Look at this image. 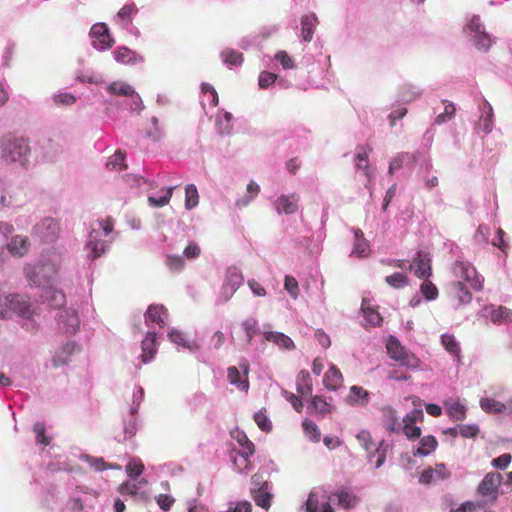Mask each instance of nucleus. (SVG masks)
Segmentation results:
<instances>
[{"instance_id": "f257e3e1", "label": "nucleus", "mask_w": 512, "mask_h": 512, "mask_svg": "<svg viewBox=\"0 0 512 512\" xmlns=\"http://www.w3.org/2000/svg\"><path fill=\"white\" fill-rule=\"evenodd\" d=\"M2 158L7 163H19L24 166L28 161L30 147L26 140L5 136L1 142Z\"/></svg>"}, {"instance_id": "f03ea898", "label": "nucleus", "mask_w": 512, "mask_h": 512, "mask_svg": "<svg viewBox=\"0 0 512 512\" xmlns=\"http://www.w3.org/2000/svg\"><path fill=\"white\" fill-rule=\"evenodd\" d=\"M113 230V221L110 218L98 222V229L93 228L89 233L86 247L91 252V257L96 259L106 251L107 242L102 236H108Z\"/></svg>"}, {"instance_id": "7ed1b4c3", "label": "nucleus", "mask_w": 512, "mask_h": 512, "mask_svg": "<svg viewBox=\"0 0 512 512\" xmlns=\"http://www.w3.org/2000/svg\"><path fill=\"white\" fill-rule=\"evenodd\" d=\"M12 313L29 318L33 315L34 310L31 309L30 303L24 296L11 294L0 297V317L8 318Z\"/></svg>"}, {"instance_id": "20e7f679", "label": "nucleus", "mask_w": 512, "mask_h": 512, "mask_svg": "<svg viewBox=\"0 0 512 512\" xmlns=\"http://www.w3.org/2000/svg\"><path fill=\"white\" fill-rule=\"evenodd\" d=\"M386 349L390 358L397 361L401 366L411 370H415L420 366V359L402 346L396 337L389 336Z\"/></svg>"}, {"instance_id": "39448f33", "label": "nucleus", "mask_w": 512, "mask_h": 512, "mask_svg": "<svg viewBox=\"0 0 512 512\" xmlns=\"http://www.w3.org/2000/svg\"><path fill=\"white\" fill-rule=\"evenodd\" d=\"M456 277L464 280L474 290H481L483 278L478 275L476 269L468 262L457 261L453 266Z\"/></svg>"}, {"instance_id": "423d86ee", "label": "nucleus", "mask_w": 512, "mask_h": 512, "mask_svg": "<svg viewBox=\"0 0 512 512\" xmlns=\"http://www.w3.org/2000/svg\"><path fill=\"white\" fill-rule=\"evenodd\" d=\"M466 32L470 40L478 49L487 50L491 46V39L484 31L481 20L478 16H473L466 25Z\"/></svg>"}, {"instance_id": "0eeeda50", "label": "nucleus", "mask_w": 512, "mask_h": 512, "mask_svg": "<svg viewBox=\"0 0 512 512\" xmlns=\"http://www.w3.org/2000/svg\"><path fill=\"white\" fill-rule=\"evenodd\" d=\"M89 35L92 38V46L99 51L107 50L115 43L105 23L94 24L90 29Z\"/></svg>"}, {"instance_id": "6e6552de", "label": "nucleus", "mask_w": 512, "mask_h": 512, "mask_svg": "<svg viewBox=\"0 0 512 512\" xmlns=\"http://www.w3.org/2000/svg\"><path fill=\"white\" fill-rule=\"evenodd\" d=\"M502 482V475L498 472H490L485 475L477 487V494L483 498L496 500L498 488Z\"/></svg>"}, {"instance_id": "1a4fd4ad", "label": "nucleus", "mask_w": 512, "mask_h": 512, "mask_svg": "<svg viewBox=\"0 0 512 512\" xmlns=\"http://www.w3.org/2000/svg\"><path fill=\"white\" fill-rule=\"evenodd\" d=\"M243 276L239 269L231 267L226 271L225 280L221 289V297L224 301H228L236 290L243 283Z\"/></svg>"}, {"instance_id": "9d476101", "label": "nucleus", "mask_w": 512, "mask_h": 512, "mask_svg": "<svg viewBox=\"0 0 512 512\" xmlns=\"http://www.w3.org/2000/svg\"><path fill=\"white\" fill-rule=\"evenodd\" d=\"M235 438L242 448L240 451H237V454L241 457V463L238 464L235 458L233 461L238 470L243 471L248 469L250 464L249 457L254 454L255 448L244 432L238 431Z\"/></svg>"}, {"instance_id": "9b49d317", "label": "nucleus", "mask_w": 512, "mask_h": 512, "mask_svg": "<svg viewBox=\"0 0 512 512\" xmlns=\"http://www.w3.org/2000/svg\"><path fill=\"white\" fill-rule=\"evenodd\" d=\"M35 233L45 242H53L57 239L60 227L53 218H45L35 226Z\"/></svg>"}, {"instance_id": "f8f14e48", "label": "nucleus", "mask_w": 512, "mask_h": 512, "mask_svg": "<svg viewBox=\"0 0 512 512\" xmlns=\"http://www.w3.org/2000/svg\"><path fill=\"white\" fill-rule=\"evenodd\" d=\"M409 269H413L415 276L420 279L430 277L432 268L429 254L421 250L418 251L413 262L409 265Z\"/></svg>"}, {"instance_id": "ddd939ff", "label": "nucleus", "mask_w": 512, "mask_h": 512, "mask_svg": "<svg viewBox=\"0 0 512 512\" xmlns=\"http://www.w3.org/2000/svg\"><path fill=\"white\" fill-rule=\"evenodd\" d=\"M451 476L450 471L443 463H437L434 467L425 469L419 477V482L424 485H429L439 480L448 479Z\"/></svg>"}, {"instance_id": "4468645a", "label": "nucleus", "mask_w": 512, "mask_h": 512, "mask_svg": "<svg viewBox=\"0 0 512 512\" xmlns=\"http://www.w3.org/2000/svg\"><path fill=\"white\" fill-rule=\"evenodd\" d=\"M240 368L244 372V379H241L239 370L235 366H230L227 369V377L231 384L236 385L240 390L247 391L249 388V382L247 380V374L249 371V364L247 361L240 364Z\"/></svg>"}, {"instance_id": "2eb2a0df", "label": "nucleus", "mask_w": 512, "mask_h": 512, "mask_svg": "<svg viewBox=\"0 0 512 512\" xmlns=\"http://www.w3.org/2000/svg\"><path fill=\"white\" fill-rule=\"evenodd\" d=\"M299 196L297 194L281 195L274 203L276 211L281 214H293L298 209Z\"/></svg>"}, {"instance_id": "dca6fc26", "label": "nucleus", "mask_w": 512, "mask_h": 512, "mask_svg": "<svg viewBox=\"0 0 512 512\" xmlns=\"http://www.w3.org/2000/svg\"><path fill=\"white\" fill-rule=\"evenodd\" d=\"M59 325L64 333L74 334L79 327L77 313L72 309L62 311L59 315Z\"/></svg>"}, {"instance_id": "f3484780", "label": "nucleus", "mask_w": 512, "mask_h": 512, "mask_svg": "<svg viewBox=\"0 0 512 512\" xmlns=\"http://www.w3.org/2000/svg\"><path fill=\"white\" fill-rule=\"evenodd\" d=\"M114 58L118 63L126 64V65H135L143 62V57L137 54L134 50L126 47L120 46L116 48L113 52Z\"/></svg>"}, {"instance_id": "a211bd4d", "label": "nucleus", "mask_w": 512, "mask_h": 512, "mask_svg": "<svg viewBox=\"0 0 512 512\" xmlns=\"http://www.w3.org/2000/svg\"><path fill=\"white\" fill-rule=\"evenodd\" d=\"M40 297L53 308H60L66 302L65 294L62 291L56 290L51 285H46L42 288Z\"/></svg>"}, {"instance_id": "6ab92c4d", "label": "nucleus", "mask_w": 512, "mask_h": 512, "mask_svg": "<svg viewBox=\"0 0 512 512\" xmlns=\"http://www.w3.org/2000/svg\"><path fill=\"white\" fill-rule=\"evenodd\" d=\"M443 404L447 415L452 421H462L466 418V407L458 398H449Z\"/></svg>"}, {"instance_id": "aec40b11", "label": "nucleus", "mask_w": 512, "mask_h": 512, "mask_svg": "<svg viewBox=\"0 0 512 512\" xmlns=\"http://www.w3.org/2000/svg\"><path fill=\"white\" fill-rule=\"evenodd\" d=\"M450 296L457 301V306L468 304L472 300L471 292L461 280L451 284Z\"/></svg>"}, {"instance_id": "412c9836", "label": "nucleus", "mask_w": 512, "mask_h": 512, "mask_svg": "<svg viewBox=\"0 0 512 512\" xmlns=\"http://www.w3.org/2000/svg\"><path fill=\"white\" fill-rule=\"evenodd\" d=\"M147 480L142 478L140 479L138 482L134 483V482H129V481H126V482H123L119 487H118V491L119 493L122 495V496H131L133 498H139V499H142V498H145L146 497V493L145 492H140V488L142 486H145L147 485Z\"/></svg>"}, {"instance_id": "4be33fe9", "label": "nucleus", "mask_w": 512, "mask_h": 512, "mask_svg": "<svg viewBox=\"0 0 512 512\" xmlns=\"http://www.w3.org/2000/svg\"><path fill=\"white\" fill-rule=\"evenodd\" d=\"M168 311L163 305H150L145 314V322L157 323L160 327L166 325Z\"/></svg>"}, {"instance_id": "5701e85b", "label": "nucleus", "mask_w": 512, "mask_h": 512, "mask_svg": "<svg viewBox=\"0 0 512 512\" xmlns=\"http://www.w3.org/2000/svg\"><path fill=\"white\" fill-rule=\"evenodd\" d=\"M354 232V247L352 250V255H355L359 258L367 257L370 253V245L367 239L364 237V234L361 229L355 228Z\"/></svg>"}, {"instance_id": "b1692460", "label": "nucleus", "mask_w": 512, "mask_h": 512, "mask_svg": "<svg viewBox=\"0 0 512 512\" xmlns=\"http://www.w3.org/2000/svg\"><path fill=\"white\" fill-rule=\"evenodd\" d=\"M29 247H30V242H29L28 237L21 236V235H16V236L12 237L10 242L7 244L8 251L13 256H19V257L25 255L28 252Z\"/></svg>"}, {"instance_id": "393cba45", "label": "nucleus", "mask_w": 512, "mask_h": 512, "mask_svg": "<svg viewBox=\"0 0 512 512\" xmlns=\"http://www.w3.org/2000/svg\"><path fill=\"white\" fill-rule=\"evenodd\" d=\"M324 386L329 390H337L343 384V376L341 371L334 365H332L324 375L323 378Z\"/></svg>"}, {"instance_id": "a878e982", "label": "nucleus", "mask_w": 512, "mask_h": 512, "mask_svg": "<svg viewBox=\"0 0 512 512\" xmlns=\"http://www.w3.org/2000/svg\"><path fill=\"white\" fill-rule=\"evenodd\" d=\"M156 352V333L149 332L142 341V361L147 363L154 358Z\"/></svg>"}, {"instance_id": "bb28decb", "label": "nucleus", "mask_w": 512, "mask_h": 512, "mask_svg": "<svg viewBox=\"0 0 512 512\" xmlns=\"http://www.w3.org/2000/svg\"><path fill=\"white\" fill-rule=\"evenodd\" d=\"M264 337L267 341L273 342L279 348L287 350H292L295 348L292 339L281 332L267 331L264 333Z\"/></svg>"}, {"instance_id": "cd10ccee", "label": "nucleus", "mask_w": 512, "mask_h": 512, "mask_svg": "<svg viewBox=\"0 0 512 512\" xmlns=\"http://www.w3.org/2000/svg\"><path fill=\"white\" fill-rule=\"evenodd\" d=\"M384 427L390 432H399L401 425L398 421L397 411L391 407L382 408Z\"/></svg>"}, {"instance_id": "c85d7f7f", "label": "nucleus", "mask_w": 512, "mask_h": 512, "mask_svg": "<svg viewBox=\"0 0 512 512\" xmlns=\"http://www.w3.org/2000/svg\"><path fill=\"white\" fill-rule=\"evenodd\" d=\"M107 91L111 95L115 96H126V97H136L139 99V96L136 94L134 88L124 82L114 81L108 85Z\"/></svg>"}, {"instance_id": "c756f323", "label": "nucleus", "mask_w": 512, "mask_h": 512, "mask_svg": "<svg viewBox=\"0 0 512 512\" xmlns=\"http://www.w3.org/2000/svg\"><path fill=\"white\" fill-rule=\"evenodd\" d=\"M271 487L264 488L263 490H250L251 497L255 504L262 509L268 510L271 506L273 494L270 492Z\"/></svg>"}, {"instance_id": "7c9ffc66", "label": "nucleus", "mask_w": 512, "mask_h": 512, "mask_svg": "<svg viewBox=\"0 0 512 512\" xmlns=\"http://www.w3.org/2000/svg\"><path fill=\"white\" fill-rule=\"evenodd\" d=\"M337 498V504L344 509H352L359 503V498L347 490H339L332 494Z\"/></svg>"}, {"instance_id": "2f4dec72", "label": "nucleus", "mask_w": 512, "mask_h": 512, "mask_svg": "<svg viewBox=\"0 0 512 512\" xmlns=\"http://www.w3.org/2000/svg\"><path fill=\"white\" fill-rule=\"evenodd\" d=\"M305 509L307 512H334L329 501L321 504L319 509V498L315 492H310L305 502Z\"/></svg>"}, {"instance_id": "473e14b6", "label": "nucleus", "mask_w": 512, "mask_h": 512, "mask_svg": "<svg viewBox=\"0 0 512 512\" xmlns=\"http://www.w3.org/2000/svg\"><path fill=\"white\" fill-rule=\"evenodd\" d=\"M318 23L317 17L315 15H304L301 18V35L304 41L310 42L313 38L314 29L316 24Z\"/></svg>"}, {"instance_id": "72a5a7b5", "label": "nucleus", "mask_w": 512, "mask_h": 512, "mask_svg": "<svg viewBox=\"0 0 512 512\" xmlns=\"http://www.w3.org/2000/svg\"><path fill=\"white\" fill-rule=\"evenodd\" d=\"M484 314L493 323L497 324L501 323L508 317L509 311L507 308L502 306L495 307L494 305H490L484 308Z\"/></svg>"}, {"instance_id": "f704fd0d", "label": "nucleus", "mask_w": 512, "mask_h": 512, "mask_svg": "<svg viewBox=\"0 0 512 512\" xmlns=\"http://www.w3.org/2000/svg\"><path fill=\"white\" fill-rule=\"evenodd\" d=\"M369 392L365 390L363 387L353 385L350 388V392L348 395V402L352 405L361 404L365 405L369 401Z\"/></svg>"}, {"instance_id": "c9c22d12", "label": "nucleus", "mask_w": 512, "mask_h": 512, "mask_svg": "<svg viewBox=\"0 0 512 512\" xmlns=\"http://www.w3.org/2000/svg\"><path fill=\"white\" fill-rule=\"evenodd\" d=\"M355 165L358 169L364 170L366 176L368 177V181L371 180V172L369 169V158L368 151L364 146H359L357 148V153L355 156Z\"/></svg>"}, {"instance_id": "e433bc0d", "label": "nucleus", "mask_w": 512, "mask_h": 512, "mask_svg": "<svg viewBox=\"0 0 512 512\" xmlns=\"http://www.w3.org/2000/svg\"><path fill=\"white\" fill-rule=\"evenodd\" d=\"M297 392L302 396L312 393V381L308 371L301 370L297 377Z\"/></svg>"}, {"instance_id": "4c0bfd02", "label": "nucleus", "mask_w": 512, "mask_h": 512, "mask_svg": "<svg viewBox=\"0 0 512 512\" xmlns=\"http://www.w3.org/2000/svg\"><path fill=\"white\" fill-rule=\"evenodd\" d=\"M438 446L436 438L432 435L424 436L420 440V446L417 448L415 455L427 456L433 452Z\"/></svg>"}, {"instance_id": "58836bf2", "label": "nucleus", "mask_w": 512, "mask_h": 512, "mask_svg": "<svg viewBox=\"0 0 512 512\" xmlns=\"http://www.w3.org/2000/svg\"><path fill=\"white\" fill-rule=\"evenodd\" d=\"M361 309L363 311L366 321L373 326H380L382 323V317L379 312L374 308L370 307L368 301L363 300Z\"/></svg>"}, {"instance_id": "ea45409f", "label": "nucleus", "mask_w": 512, "mask_h": 512, "mask_svg": "<svg viewBox=\"0 0 512 512\" xmlns=\"http://www.w3.org/2000/svg\"><path fill=\"white\" fill-rule=\"evenodd\" d=\"M387 448L388 445L385 443L384 440H382L375 448V451L369 454L370 462H372L375 458V468H380L384 464L387 454Z\"/></svg>"}, {"instance_id": "a19ab883", "label": "nucleus", "mask_w": 512, "mask_h": 512, "mask_svg": "<svg viewBox=\"0 0 512 512\" xmlns=\"http://www.w3.org/2000/svg\"><path fill=\"white\" fill-rule=\"evenodd\" d=\"M308 409L312 412V413H317V414H321V415H325V414H328L330 413L331 411V406L328 402H326V400H324L322 397L320 396H314L312 397L311 399V403L308 407Z\"/></svg>"}, {"instance_id": "79ce46f5", "label": "nucleus", "mask_w": 512, "mask_h": 512, "mask_svg": "<svg viewBox=\"0 0 512 512\" xmlns=\"http://www.w3.org/2000/svg\"><path fill=\"white\" fill-rule=\"evenodd\" d=\"M260 192V187L257 183L255 182H250L248 185H247V195L238 199L236 201V206L238 208H244L246 207L252 199H254Z\"/></svg>"}, {"instance_id": "37998d69", "label": "nucleus", "mask_w": 512, "mask_h": 512, "mask_svg": "<svg viewBox=\"0 0 512 512\" xmlns=\"http://www.w3.org/2000/svg\"><path fill=\"white\" fill-rule=\"evenodd\" d=\"M24 271H25L26 277L32 284L41 285L43 283L40 279V275H43V273L45 271V266L27 265L24 268Z\"/></svg>"}, {"instance_id": "c03bdc74", "label": "nucleus", "mask_w": 512, "mask_h": 512, "mask_svg": "<svg viewBox=\"0 0 512 512\" xmlns=\"http://www.w3.org/2000/svg\"><path fill=\"white\" fill-rule=\"evenodd\" d=\"M137 12L138 9L134 3L126 4L118 11L117 18L121 22L129 24L132 21L133 15H135Z\"/></svg>"}, {"instance_id": "a18cd8bd", "label": "nucleus", "mask_w": 512, "mask_h": 512, "mask_svg": "<svg viewBox=\"0 0 512 512\" xmlns=\"http://www.w3.org/2000/svg\"><path fill=\"white\" fill-rule=\"evenodd\" d=\"M386 283L395 288L401 289L408 285V277L403 273H393L385 278Z\"/></svg>"}, {"instance_id": "49530a36", "label": "nucleus", "mask_w": 512, "mask_h": 512, "mask_svg": "<svg viewBox=\"0 0 512 512\" xmlns=\"http://www.w3.org/2000/svg\"><path fill=\"white\" fill-rule=\"evenodd\" d=\"M441 342L449 353L459 356L461 352L460 345L453 335L443 334L441 336Z\"/></svg>"}, {"instance_id": "de8ad7c7", "label": "nucleus", "mask_w": 512, "mask_h": 512, "mask_svg": "<svg viewBox=\"0 0 512 512\" xmlns=\"http://www.w3.org/2000/svg\"><path fill=\"white\" fill-rule=\"evenodd\" d=\"M144 471V464L139 458L131 459L126 465V473L130 478H137Z\"/></svg>"}, {"instance_id": "09e8293b", "label": "nucleus", "mask_w": 512, "mask_h": 512, "mask_svg": "<svg viewBox=\"0 0 512 512\" xmlns=\"http://www.w3.org/2000/svg\"><path fill=\"white\" fill-rule=\"evenodd\" d=\"M302 427L305 434L309 437L311 441L318 442L320 440V430L314 422L306 419L303 421Z\"/></svg>"}, {"instance_id": "8fccbe9b", "label": "nucleus", "mask_w": 512, "mask_h": 512, "mask_svg": "<svg viewBox=\"0 0 512 512\" xmlns=\"http://www.w3.org/2000/svg\"><path fill=\"white\" fill-rule=\"evenodd\" d=\"M173 189H174L173 187H170L167 190L162 191L163 195L158 198L154 197V196H149L148 197L149 204L153 207H163V206L167 205L170 202V199L172 197Z\"/></svg>"}, {"instance_id": "3c124183", "label": "nucleus", "mask_w": 512, "mask_h": 512, "mask_svg": "<svg viewBox=\"0 0 512 512\" xmlns=\"http://www.w3.org/2000/svg\"><path fill=\"white\" fill-rule=\"evenodd\" d=\"M125 154L121 151H117L113 156H111L107 161V167L114 171H121L126 167L125 163Z\"/></svg>"}, {"instance_id": "603ef678", "label": "nucleus", "mask_w": 512, "mask_h": 512, "mask_svg": "<svg viewBox=\"0 0 512 512\" xmlns=\"http://www.w3.org/2000/svg\"><path fill=\"white\" fill-rule=\"evenodd\" d=\"M480 405L481 408L488 413H498L505 408L503 403L491 398L481 399Z\"/></svg>"}, {"instance_id": "864d4df0", "label": "nucleus", "mask_w": 512, "mask_h": 512, "mask_svg": "<svg viewBox=\"0 0 512 512\" xmlns=\"http://www.w3.org/2000/svg\"><path fill=\"white\" fill-rule=\"evenodd\" d=\"M198 191L197 188L190 184L185 189V206L187 209H192L198 204Z\"/></svg>"}, {"instance_id": "5fc2aeb1", "label": "nucleus", "mask_w": 512, "mask_h": 512, "mask_svg": "<svg viewBox=\"0 0 512 512\" xmlns=\"http://www.w3.org/2000/svg\"><path fill=\"white\" fill-rule=\"evenodd\" d=\"M254 421L262 431L270 432L272 430V423L267 417L265 409H261L254 414Z\"/></svg>"}, {"instance_id": "6e6d98bb", "label": "nucleus", "mask_w": 512, "mask_h": 512, "mask_svg": "<svg viewBox=\"0 0 512 512\" xmlns=\"http://www.w3.org/2000/svg\"><path fill=\"white\" fill-rule=\"evenodd\" d=\"M223 61L228 65H240L243 62V54L236 50L227 49L222 52Z\"/></svg>"}, {"instance_id": "4d7b16f0", "label": "nucleus", "mask_w": 512, "mask_h": 512, "mask_svg": "<svg viewBox=\"0 0 512 512\" xmlns=\"http://www.w3.org/2000/svg\"><path fill=\"white\" fill-rule=\"evenodd\" d=\"M420 291L428 301L434 300L438 296L437 287L431 281L427 280V278H425V281L421 284Z\"/></svg>"}, {"instance_id": "13d9d810", "label": "nucleus", "mask_w": 512, "mask_h": 512, "mask_svg": "<svg viewBox=\"0 0 512 512\" xmlns=\"http://www.w3.org/2000/svg\"><path fill=\"white\" fill-rule=\"evenodd\" d=\"M257 321L253 318L245 320L241 327L245 334V341L249 344L253 338V336L257 333Z\"/></svg>"}, {"instance_id": "bf43d9fd", "label": "nucleus", "mask_w": 512, "mask_h": 512, "mask_svg": "<svg viewBox=\"0 0 512 512\" xmlns=\"http://www.w3.org/2000/svg\"><path fill=\"white\" fill-rule=\"evenodd\" d=\"M33 431L36 435V442L42 444L44 446H48L51 442V439L46 435L45 425L41 422H37L34 424Z\"/></svg>"}, {"instance_id": "052dcab7", "label": "nucleus", "mask_w": 512, "mask_h": 512, "mask_svg": "<svg viewBox=\"0 0 512 512\" xmlns=\"http://www.w3.org/2000/svg\"><path fill=\"white\" fill-rule=\"evenodd\" d=\"M477 129L483 131L484 133H489L492 129V108L488 106V111L485 116H481L478 123Z\"/></svg>"}, {"instance_id": "680f3d73", "label": "nucleus", "mask_w": 512, "mask_h": 512, "mask_svg": "<svg viewBox=\"0 0 512 512\" xmlns=\"http://www.w3.org/2000/svg\"><path fill=\"white\" fill-rule=\"evenodd\" d=\"M284 287L293 299L299 295L298 281L290 275L285 276Z\"/></svg>"}, {"instance_id": "e2e57ef3", "label": "nucleus", "mask_w": 512, "mask_h": 512, "mask_svg": "<svg viewBox=\"0 0 512 512\" xmlns=\"http://www.w3.org/2000/svg\"><path fill=\"white\" fill-rule=\"evenodd\" d=\"M455 111H456V109H455L454 104H452V103L446 104L444 107V112L440 113L435 118V123L440 125L442 123L449 121L454 116Z\"/></svg>"}, {"instance_id": "0e129e2a", "label": "nucleus", "mask_w": 512, "mask_h": 512, "mask_svg": "<svg viewBox=\"0 0 512 512\" xmlns=\"http://www.w3.org/2000/svg\"><path fill=\"white\" fill-rule=\"evenodd\" d=\"M359 444L366 450L370 451L372 447L374 446V443L372 441V436L370 432L366 430L360 431L356 436Z\"/></svg>"}, {"instance_id": "69168bd1", "label": "nucleus", "mask_w": 512, "mask_h": 512, "mask_svg": "<svg viewBox=\"0 0 512 512\" xmlns=\"http://www.w3.org/2000/svg\"><path fill=\"white\" fill-rule=\"evenodd\" d=\"M152 127L147 130V136L153 141H158L163 136V130L159 126L158 120L155 117L151 119Z\"/></svg>"}, {"instance_id": "338daca9", "label": "nucleus", "mask_w": 512, "mask_h": 512, "mask_svg": "<svg viewBox=\"0 0 512 512\" xmlns=\"http://www.w3.org/2000/svg\"><path fill=\"white\" fill-rule=\"evenodd\" d=\"M271 487V484L263 477L262 474L256 473L251 478V489L250 490H263L264 488Z\"/></svg>"}, {"instance_id": "774afa93", "label": "nucleus", "mask_w": 512, "mask_h": 512, "mask_svg": "<svg viewBox=\"0 0 512 512\" xmlns=\"http://www.w3.org/2000/svg\"><path fill=\"white\" fill-rule=\"evenodd\" d=\"M275 59L280 62L284 69H292L295 67L294 60L286 51H278L275 55Z\"/></svg>"}]
</instances>
